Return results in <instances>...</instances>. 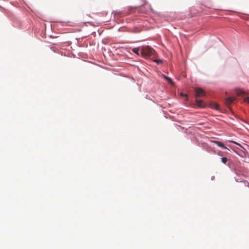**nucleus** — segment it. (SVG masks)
I'll return each mask as SVG.
<instances>
[{
	"instance_id": "nucleus-10",
	"label": "nucleus",
	"mask_w": 249,
	"mask_h": 249,
	"mask_svg": "<svg viewBox=\"0 0 249 249\" xmlns=\"http://www.w3.org/2000/svg\"><path fill=\"white\" fill-rule=\"evenodd\" d=\"M181 95L182 96H186V100H188L187 96V95L186 94L181 93Z\"/></svg>"
},
{
	"instance_id": "nucleus-4",
	"label": "nucleus",
	"mask_w": 249,
	"mask_h": 249,
	"mask_svg": "<svg viewBox=\"0 0 249 249\" xmlns=\"http://www.w3.org/2000/svg\"><path fill=\"white\" fill-rule=\"evenodd\" d=\"M236 98L233 97H229L226 99L225 103L227 106H230V105L234 101H235Z\"/></svg>"
},
{
	"instance_id": "nucleus-14",
	"label": "nucleus",
	"mask_w": 249,
	"mask_h": 249,
	"mask_svg": "<svg viewBox=\"0 0 249 249\" xmlns=\"http://www.w3.org/2000/svg\"><path fill=\"white\" fill-rule=\"evenodd\" d=\"M244 94V92L242 91H241L239 93V94Z\"/></svg>"
},
{
	"instance_id": "nucleus-2",
	"label": "nucleus",
	"mask_w": 249,
	"mask_h": 249,
	"mask_svg": "<svg viewBox=\"0 0 249 249\" xmlns=\"http://www.w3.org/2000/svg\"><path fill=\"white\" fill-rule=\"evenodd\" d=\"M195 97L196 98L198 97H202L205 95L204 91L200 88H197L195 89Z\"/></svg>"
},
{
	"instance_id": "nucleus-15",
	"label": "nucleus",
	"mask_w": 249,
	"mask_h": 249,
	"mask_svg": "<svg viewBox=\"0 0 249 249\" xmlns=\"http://www.w3.org/2000/svg\"><path fill=\"white\" fill-rule=\"evenodd\" d=\"M157 61L158 62L159 61H161V60H157Z\"/></svg>"
},
{
	"instance_id": "nucleus-3",
	"label": "nucleus",
	"mask_w": 249,
	"mask_h": 249,
	"mask_svg": "<svg viewBox=\"0 0 249 249\" xmlns=\"http://www.w3.org/2000/svg\"><path fill=\"white\" fill-rule=\"evenodd\" d=\"M195 101L198 107H205V104L202 100L196 99Z\"/></svg>"
},
{
	"instance_id": "nucleus-8",
	"label": "nucleus",
	"mask_w": 249,
	"mask_h": 249,
	"mask_svg": "<svg viewBox=\"0 0 249 249\" xmlns=\"http://www.w3.org/2000/svg\"><path fill=\"white\" fill-rule=\"evenodd\" d=\"M227 160V159L225 157H223L221 158V161L224 164L226 163Z\"/></svg>"
},
{
	"instance_id": "nucleus-11",
	"label": "nucleus",
	"mask_w": 249,
	"mask_h": 249,
	"mask_svg": "<svg viewBox=\"0 0 249 249\" xmlns=\"http://www.w3.org/2000/svg\"><path fill=\"white\" fill-rule=\"evenodd\" d=\"M231 142H233V143H235V144H237V145H239V146H241V145L239 143H237V142H235L231 141Z\"/></svg>"
},
{
	"instance_id": "nucleus-12",
	"label": "nucleus",
	"mask_w": 249,
	"mask_h": 249,
	"mask_svg": "<svg viewBox=\"0 0 249 249\" xmlns=\"http://www.w3.org/2000/svg\"><path fill=\"white\" fill-rule=\"evenodd\" d=\"M218 105L216 104L215 105V107H214V108L216 109H218Z\"/></svg>"
},
{
	"instance_id": "nucleus-5",
	"label": "nucleus",
	"mask_w": 249,
	"mask_h": 249,
	"mask_svg": "<svg viewBox=\"0 0 249 249\" xmlns=\"http://www.w3.org/2000/svg\"><path fill=\"white\" fill-rule=\"evenodd\" d=\"M214 143H215L217 146L220 147H222V148H225V149H227V148L224 145V144L222 143L221 142H219V141H213Z\"/></svg>"
},
{
	"instance_id": "nucleus-1",
	"label": "nucleus",
	"mask_w": 249,
	"mask_h": 249,
	"mask_svg": "<svg viewBox=\"0 0 249 249\" xmlns=\"http://www.w3.org/2000/svg\"><path fill=\"white\" fill-rule=\"evenodd\" d=\"M155 53V51L150 47L143 46L142 47L141 51V54L142 56L144 57H148L153 55Z\"/></svg>"
},
{
	"instance_id": "nucleus-9",
	"label": "nucleus",
	"mask_w": 249,
	"mask_h": 249,
	"mask_svg": "<svg viewBox=\"0 0 249 249\" xmlns=\"http://www.w3.org/2000/svg\"><path fill=\"white\" fill-rule=\"evenodd\" d=\"M244 101L245 102H247L248 103H249V97L245 98L244 99Z\"/></svg>"
},
{
	"instance_id": "nucleus-7",
	"label": "nucleus",
	"mask_w": 249,
	"mask_h": 249,
	"mask_svg": "<svg viewBox=\"0 0 249 249\" xmlns=\"http://www.w3.org/2000/svg\"><path fill=\"white\" fill-rule=\"evenodd\" d=\"M132 51L135 53H136L137 55H139V48H133Z\"/></svg>"
},
{
	"instance_id": "nucleus-6",
	"label": "nucleus",
	"mask_w": 249,
	"mask_h": 249,
	"mask_svg": "<svg viewBox=\"0 0 249 249\" xmlns=\"http://www.w3.org/2000/svg\"><path fill=\"white\" fill-rule=\"evenodd\" d=\"M163 77L169 83L172 85L173 84V81L170 77H168L164 75H163Z\"/></svg>"
},
{
	"instance_id": "nucleus-13",
	"label": "nucleus",
	"mask_w": 249,
	"mask_h": 249,
	"mask_svg": "<svg viewBox=\"0 0 249 249\" xmlns=\"http://www.w3.org/2000/svg\"><path fill=\"white\" fill-rule=\"evenodd\" d=\"M141 11H142V12L146 13V11H145L143 10V8H142H142H141Z\"/></svg>"
}]
</instances>
